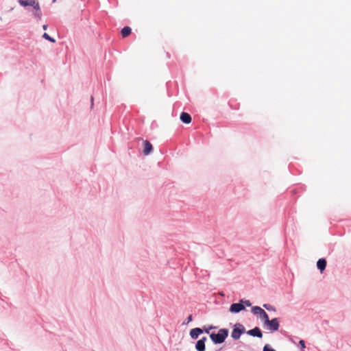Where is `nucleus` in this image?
<instances>
[{"label": "nucleus", "instance_id": "1", "mask_svg": "<svg viewBox=\"0 0 351 351\" xmlns=\"http://www.w3.org/2000/svg\"><path fill=\"white\" fill-rule=\"evenodd\" d=\"M19 1L22 6H32L35 10L34 12V16L39 20L41 19L42 13L38 1L36 0H19Z\"/></svg>", "mask_w": 351, "mask_h": 351}, {"label": "nucleus", "instance_id": "2", "mask_svg": "<svg viewBox=\"0 0 351 351\" xmlns=\"http://www.w3.org/2000/svg\"><path fill=\"white\" fill-rule=\"evenodd\" d=\"M228 335V330L227 329H220L218 333L210 334V337L215 343H221L225 341Z\"/></svg>", "mask_w": 351, "mask_h": 351}, {"label": "nucleus", "instance_id": "3", "mask_svg": "<svg viewBox=\"0 0 351 351\" xmlns=\"http://www.w3.org/2000/svg\"><path fill=\"white\" fill-rule=\"evenodd\" d=\"M265 325L267 326V329L271 332L277 331L279 328V321L278 318H274L271 320L267 318L265 322Z\"/></svg>", "mask_w": 351, "mask_h": 351}, {"label": "nucleus", "instance_id": "4", "mask_svg": "<svg viewBox=\"0 0 351 351\" xmlns=\"http://www.w3.org/2000/svg\"><path fill=\"white\" fill-rule=\"evenodd\" d=\"M252 312L254 315H259L261 319L263 321H264V322L266 320H267V318L269 317L268 315L267 314V313L263 308H261L259 306H254V307H252Z\"/></svg>", "mask_w": 351, "mask_h": 351}, {"label": "nucleus", "instance_id": "5", "mask_svg": "<svg viewBox=\"0 0 351 351\" xmlns=\"http://www.w3.org/2000/svg\"><path fill=\"white\" fill-rule=\"evenodd\" d=\"M244 332V328L241 324H236L232 331L231 337L234 339H239L241 334Z\"/></svg>", "mask_w": 351, "mask_h": 351}, {"label": "nucleus", "instance_id": "6", "mask_svg": "<svg viewBox=\"0 0 351 351\" xmlns=\"http://www.w3.org/2000/svg\"><path fill=\"white\" fill-rule=\"evenodd\" d=\"M245 309V306L241 303H234L230 307V311L237 313Z\"/></svg>", "mask_w": 351, "mask_h": 351}, {"label": "nucleus", "instance_id": "7", "mask_svg": "<svg viewBox=\"0 0 351 351\" xmlns=\"http://www.w3.org/2000/svg\"><path fill=\"white\" fill-rule=\"evenodd\" d=\"M206 341V337H204L201 339L198 340L195 345V348L197 351H205L206 346H205V342Z\"/></svg>", "mask_w": 351, "mask_h": 351}, {"label": "nucleus", "instance_id": "8", "mask_svg": "<svg viewBox=\"0 0 351 351\" xmlns=\"http://www.w3.org/2000/svg\"><path fill=\"white\" fill-rule=\"evenodd\" d=\"M247 333L251 336L257 337L259 338L263 337V333L258 327H255L253 329L248 330Z\"/></svg>", "mask_w": 351, "mask_h": 351}, {"label": "nucleus", "instance_id": "9", "mask_svg": "<svg viewBox=\"0 0 351 351\" xmlns=\"http://www.w3.org/2000/svg\"><path fill=\"white\" fill-rule=\"evenodd\" d=\"M180 120L183 123L189 124L191 122V117L189 113L183 112L180 114Z\"/></svg>", "mask_w": 351, "mask_h": 351}, {"label": "nucleus", "instance_id": "10", "mask_svg": "<svg viewBox=\"0 0 351 351\" xmlns=\"http://www.w3.org/2000/svg\"><path fill=\"white\" fill-rule=\"evenodd\" d=\"M203 332V330L199 328H195L190 331V335L192 339H196L198 336Z\"/></svg>", "mask_w": 351, "mask_h": 351}, {"label": "nucleus", "instance_id": "11", "mask_svg": "<svg viewBox=\"0 0 351 351\" xmlns=\"http://www.w3.org/2000/svg\"><path fill=\"white\" fill-rule=\"evenodd\" d=\"M144 145L145 146H144L143 153L145 155H148L152 150V145L147 141H144Z\"/></svg>", "mask_w": 351, "mask_h": 351}, {"label": "nucleus", "instance_id": "12", "mask_svg": "<svg viewBox=\"0 0 351 351\" xmlns=\"http://www.w3.org/2000/svg\"><path fill=\"white\" fill-rule=\"evenodd\" d=\"M317 268L321 271H323L326 267V261L324 258H320L318 260L317 263Z\"/></svg>", "mask_w": 351, "mask_h": 351}, {"label": "nucleus", "instance_id": "13", "mask_svg": "<svg viewBox=\"0 0 351 351\" xmlns=\"http://www.w3.org/2000/svg\"><path fill=\"white\" fill-rule=\"evenodd\" d=\"M131 28L130 27H124L122 29H121V36L123 38H125L127 36H128L130 34H131Z\"/></svg>", "mask_w": 351, "mask_h": 351}, {"label": "nucleus", "instance_id": "14", "mask_svg": "<svg viewBox=\"0 0 351 351\" xmlns=\"http://www.w3.org/2000/svg\"><path fill=\"white\" fill-rule=\"evenodd\" d=\"M43 37L47 40H49L50 42L51 43H55L56 42V40L53 39V38H51L48 34L47 33H44V34L43 35Z\"/></svg>", "mask_w": 351, "mask_h": 351}, {"label": "nucleus", "instance_id": "15", "mask_svg": "<svg viewBox=\"0 0 351 351\" xmlns=\"http://www.w3.org/2000/svg\"><path fill=\"white\" fill-rule=\"evenodd\" d=\"M263 307L265 308L268 311H276L275 307H274L273 306H271V305H270L269 304H263Z\"/></svg>", "mask_w": 351, "mask_h": 351}, {"label": "nucleus", "instance_id": "16", "mask_svg": "<svg viewBox=\"0 0 351 351\" xmlns=\"http://www.w3.org/2000/svg\"><path fill=\"white\" fill-rule=\"evenodd\" d=\"M263 351H276L274 349L271 348L269 345H265L263 348Z\"/></svg>", "mask_w": 351, "mask_h": 351}, {"label": "nucleus", "instance_id": "17", "mask_svg": "<svg viewBox=\"0 0 351 351\" xmlns=\"http://www.w3.org/2000/svg\"><path fill=\"white\" fill-rule=\"evenodd\" d=\"M241 302L240 303H243L245 304L247 306H250L252 305L251 302H250V300H241L240 301Z\"/></svg>", "mask_w": 351, "mask_h": 351}, {"label": "nucleus", "instance_id": "18", "mask_svg": "<svg viewBox=\"0 0 351 351\" xmlns=\"http://www.w3.org/2000/svg\"><path fill=\"white\" fill-rule=\"evenodd\" d=\"M299 343L302 346V348H305L304 341L303 340H300Z\"/></svg>", "mask_w": 351, "mask_h": 351}, {"label": "nucleus", "instance_id": "19", "mask_svg": "<svg viewBox=\"0 0 351 351\" xmlns=\"http://www.w3.org/2000/svg\"><path fill=\"white\" fill-rule=\"evenodd\" d=\"M187 319H188V322H191V321H192V315H190L188 317Z\"/></svg>", "mask_w": 351, "mask_h": 351}, {"label": "nucleus", "instance_id": "20", "mask_svg": "<svg viewBox=\"0 0 351 351\" xmlns=\"http://www.w3.org/2000/svg\"><path fill=\"white\" fill-rule=\"evenodd\" d=\"M43 29H44L45 30H46V29H47V25H44L43 26Z\"/></svg>", "mask_w": 351, "mask_h": 351}, {"label": "nucleus", "instance_id": "21", "mask_svg": "<svg viewBox=\"0 0 351 351\" xmlns=\"http://www.w3.org/2000/svg\"><path fill=\"white\" fill-rule=\"evenodd\" d=\"M56 0H53V1L55 2Z\"/></svg>", "mask_w": 351, "mask_h": 351}]
</instances>
